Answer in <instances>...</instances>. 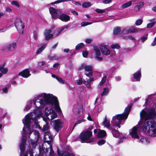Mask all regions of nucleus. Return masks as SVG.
Instances as JSON below:
<instances>
[{
	"label": "nucleus",
	"instance_id": "1",
	"mask_svg": "<svg viewBox=\"0 0 156 156\" xmlns=\"http://www.w3.org/2000/svg\"><path fill=\"white\" fill-rule=\"evenodd\" d=\"M32 113L28 114L22 120L24 125L23 130L22 141L20 144V156H34L33 151L37 145L40 137L39 132L34 130L31 132L30 128L31 120L33 119Z\"/></svg>",
	"mask_w": 156,
	"mask_h": 156
},
{
	"label": "nucleus",
	"instance_id": "2",
	"mask_svg": "<svg viewBox=\"0 0 156 156\" xmlns=\"http://www.w3.org/2000/svg\"><path fill=\"white\" fill-rule=\"evenodd\" d=\"M33 101L34 105L37 108H42L45 104L52 105H54L56 112L58 113L62 112L57 98L52 94L42 93L39 96L38 98H35Z\"/></svg>",
	"mask_w": 156,
	"mask_h": 156
},
{
	"label": "nucleus",
	"instance_id": "3",
	"mask_svg": "<svg viewBox=\"0 0 156 156\" xmlns=\"http://www.w3.org/2000/svg\"><path fill=\"white\" fill-rule=\"evenodd\" d=\"M44 139V141L39 147V154H35V156H42L44 154L46 156H54V152L52 147V137L50 133H45Z\"/></svg>",
	"mask_w": 156,
	"mask_h": 156
},
{
	"label": "nucleus",
	"instance_id": "4",
	"mask_svg": "<svg viewBox=\"0 0 156 156\" xmlns=\"http://www.w3.org/2000/svg\"><path fill=\"white\" fill-rule=\"evenodd\" d=\"M132 106V104L128 105L127 107L125 108L122 114L117 115L113 116L111 121L112 124L114 126L120 128V125L122 123V121L127 119Z\"/></svg>",
	"mask_w": 156,
	"mask_h": 156
},
{
	"label": "nucleus",
	"instance_id": "5",
	"mask_svg": "<svg viewBox=\"0 0 156 156\" xmlns=\"http://www.w3.org/2000/svg\"><path fill=\"white\" fill-rule=\"evenodd\" d=\"M143 130L148 135L156 137V122L153 121L145 122L142 126Z\"/></svg>",
	"mask_w": 156,
	"mask_h": 156
},
{
	"label": "nucleus",
	"instance_id": "6",
	"mask_svg": "<svg viewBox=\"0 0 156 156\" xmlns=\"http://www.w3.org/2000/svg\"><path fill=\"white\" fill-rule=\"evenodd\" d=\"M92 132L90 130L83 131L80 135V139L82 143H90L93 141V139L91 138Z\"/></svg>",
	"mask_w": 156,
	"mask_h": 156
},
{
	"label": "nucleus",
	"instance_id": "7",
	"mask_svg": "<svg viewBox=\"0 0 156 156\" xmlns=\"http://www.w3.org/2000/svg\"><path fill=\"white\" fill-rule=\"evenodd\" d=\"M155 115V112L153 108H151L146 111L143 109L140 113V117L145 120L154 118Z\"/></svg>",
	"mask_w": 156,
	"mask_h": 156
},
{
	"label": "nucleus",
	"instance_id": "8",
	"mask_svg": "<svg viewBox=\"0 0 156 156\" xmlns=\"http://www.w3.org/2000/svg\"><path fill=\"white\" fill-rule=\"evenodd\" d=\"M17 44L16 42H12L5 44L2 48L3 51L5 52L13 51L16 49Z\"/></svg>",
	"mask_w": 156,
	"mask_h": 156
},
{
	"label": "nucleus",
	"instance_id": "9",
	"mask_svg": "<svg viewBox=\"0 0 156 156\" xmlns=\"http://www.w3.org/2000/svg\"><path fill=\"white\" fill-rule=\"evenodd\" d=\"M15 25L18 32L22 34L23 33L24 24L20 18H17L15 21Z\"/></svg>",
	"mask_w": 156,
	"mask_h": 156
},
{
	"label": "nucleus",
	"instance_id": "10",
	"mask_svg": "<svg viewBox=\"0 0 156 156\" xmlns=\"http://www.w3.org/2000/svg\"><path fill=\"white\" fill-rule=\"evenodd\" d=\"M140 129L139 126H136L133 127L132 129L129 130V133L132 138L138 139Z\"/></svg>",
	"mask_w": 156,
	"mask_h": 156
},
{
	"label": "nucleus",
	"instance_id": "11",
	"mask_svg": "<svg viewBox=\"0 0 156 156\" xmlns=\"http://www.w3.org/2000/svg\"><path fill=\"white\" fill-rule=\"evenodd\" d=\"M140 30V29L134 27H128L123 29L122 32L124 34L136 33L138 32Z\"/></svg>",
	"mask_w": 156,
	"mask_h": 156
},
{
	"label": "nucleus",
	"instance_id": "12",
	"mask_svg": "<svg viewBox=\"0 0 156 156\" xmlns=\"http://www.w3.org/2000/svg\"><path fill=\"white\" fill-rule=\"evenodd\" d=\"M94 81V78L91 77L88 79L87 81H85L83 79H81L76 80L78 85H81L82 83H83L88 88H90L91 87L90 83Z\"/></svg>",
	"mask_w": 156,
	"mask_h": 156
},
{
	"label": "nucleus",
	"instance_id": "13",
	"mask_svg": "<svg viewBox=\"0 0 156 156\" xmlns=\"http://www.w3.org/2000/svg\"><path fill=\"white\" fill-rule=\"evenodd\" d=\"M54 122V128L57 132H58L63 127V123L60 119L55 120Z\"/></svg>",
	"mask_w": 156,
	"mask_h": 156
},
{
	"label": "nucleus",
	"instance_id": "14",
	"mask_svg": "<svg viewBox=\"0 0 156 156\" xmlns=\"http://www.w3.org/2000/svg\"><path fill=\"white\" fill-rule=\"evenodd\" d=\"M49 11L52 18L55 19L57 17L59 14L62 13L61 11L58 9H56L53 7H50L49 9Z\"/></svg>",
	"mask_w": 156,
	"mask_h": 156
},
{
	"label": "nucleus",
	"instance_id": "15",
	"mask_svg": "<svg viewBox=\"0 0 156 156\" xmlns=\"http://www.w3.org/2000/svg\"><path fill=\"white\" fill-rule=\"evenodd\" d=\"M85 71V74L88 77H90L92 76L93 67L91 66L85 65L84 66Z\"/></svg>",
	"mask_w": 156,
	"mask_h": 156
},
{
	"label": "nucleus",
	"instance_id": "16",
	"mask_svg": "<svg viewBox=\"0 0 156 156\" xmlns=\"http://www.w3.org/2000/svg\"><path fill=\"white\" fill-rule=\"evenodd\" d=\"M49 115H50V118L48 116L47 117H45L44 116L42 117L44 121L45 122L48 121L50 120L53 119L57 117L56 113L54 111Z\"/></svg>",
	"mask_w": 156,
	"mask_h": 156
},
{
	"label": "nucleus",
	"instance_id": "17",
	"mask_svg": "<svg viewBox=\"0 0 156 156\" xmlns=\"http://www.w3.org/2000/svg\"><path fill=\"white\" fill-rule=\"evenodd\" d=\"M100 48L103 55H108L110 54V51L106 45H101Z\"/></svg>",
	"mask_w": 156,
	"mask_h": 156
},
{
	"label": "nucleus",
	"instance_id": "18",
	"mask_svg": "<svg viewBox=\"0 0 156 156\" xmlns=\"http://www.w3.org/2000/svg\"><path fill=\"white\" fill-rule=\"evenodd\" d=\"M51 30L50 29L45 30L44 34L45 37V39L46 40H48L52 38L53 35L51 34Z\"/></svg>",
	"mask_w": 156,
	"mask_h": 156
},
{
	"label": "nucleus",
	"instance_id": "19",
	"mask_svg": "<svg viewBox=\"0 0 156 156\" xmlns=\"http://www.w3.org/2000/svg\"><path fill=\"white\" fill-rule=\"evenodd\" d=\"M57 152L58 155L59 156H75L74 154L70 153L68 151H60L58 148L57 149Z\"/></svg>",
	"mask_w": 156,
	"mask_h": 156
},
{
	"label": "nucleus",
	"instance_id": "20",
	"mask_svg": "<svg viewBox=\"0 0 156 156\" xmlns=\"http://www.w3.org/2000/svg\"><path fill=\"white\" fill-rule=\"evenodd\" d=\"M58 18L62 21L66 22L69 20L70 19V16L65 14H62L59 15Z\"/></svg>",
	"mask_w": 156,
	"mask_h": 156
},
{
	"label": "nucleus",
	"instance_id": "21",
	"mask_svg": "<svg viewBox=\"0 0 156 156\" xmlns=\"http://www.w3.org/2000/svg\"><path fill=\"white\" fill-rule=\"evenodd\" d=\"M18 75H21L23 77L27 78L30 75V72L28 69H26L20 73Z\"/></svg>",
	"mask_w": 156,
	"mask_h": 156
},
{
	"label": "nucleus",
	"instance_id": "22",
	"mask_svg": "<svg viewBox=\"0 0 156 156\" xmlns=\"http://www.w3.org/2000/svg\"><path fill=\"white\" fill-rule=\"evenodd\" d=\"M53 110L50 108L48 107H46L45 108L44 111V115L46 116L45 117H47L49 115L53 112Z\"/></svg>",
	"mask_w": 156,
	"mask_h": 156
},
{
	"label": "nucleus",
	"instance_id": "23",
	"mask_svg": "<svg viewBox=\"0 0 156 156\" xmlns=\"http://www.w3.org/2000/svg\"><path fill=\"white\" fill-rule=\"evenodd\" d=\"M103 124L105 127H106L108 129H110V122L107 119L106 117L105 118L103 122Z\"/></svg>",
	"mask_w": 156,
	"mask_h": 156
},
{
	"label": "nucleus",
	"instance_id": "24",
	"mask_svg": "<svg viewBox=\"0 0 156 156\" xmlns=\"http://www.w3.org/2000/svg\"><path fill=\"white\" fill-rule=\"evenodd\" d=\"M140 77L141 73L139 71L136 72L134 74V77L136 81H139L140 80Z\"/></svg>",
	"mask_w": 156,
	"mask_h": 156
},
{
	"label": "nucleus",
	"instance_id": "25",
	"mask_svg": "<svg viewBox=\"0 0 156 156\" xmlns=\"http://www.w3.org/2000/svg\"><path fill=\"white\" fill-rule=\"evenodd\" d=\"M144 4L143 2H140L137 4L135 6V9L136 11H139L140 9L144 5Z\"/></svg>",
	"mask_w": 156,
	"mask_h": 156
},
{
	"label": "nucleus",
	"instance_id": "26",
	"mask_svg": "<svg viewBox=\"0 0 156 156\" xmlns=\"http://www.w3.org/2000/svg\"><path fill=\"white\" fill-rule=\"evenodd\" d=\"M106 76L105 75L102 78V79L100 82V85L98 86V87L99 88H101V86L104 84L105 83L106 81Z\"/></svg>",
	"mask_w": 156,
	"mask_h": 156
},
{
	"label": "nucleus",
	"instance_id": "27",
	"mask_svg": "<svg viewBox=\"0 0 156 156\" xmlns=\"http://www.w3.org/2000/svg\"><path fill=\"white\" fill-rule=\"evenodd\" d=\"M106 132L103 130H100L98 133V136L100 137H103L106 135Z\"/></svg>",
	"mask_w": 156,
	"mask_h": 156
},
{
	"label": "nucleus",
	"instance_id": "28",
	"mask_svg": "<svg viewBox=\"0 0 156 156\" xmlns=\"http://www.w3.org/2000/svg\"><path fill=\"white\" fill-rule=\"evenodd\" d=\"M69 27V26H68L67 25H66L64 27H62L60 28L59 30V31H57L55 32V33H56V34H54V36H58V33H59L61 31H62L63 30L65 29V28L67 29V28H68Z\"/></svg>",
	"mask_w": 156,
	"mask_h": 156
},
{
	"label": "nucleus",
	"instance_id": "29",
	"mask_svg": "<svg viewBox=\"0 0 156 156\" xmlns=\"http://www.w3.org/2000/svg\"><path fill=\"white\" fill-rule=\"evenodd\" d=\"M139 142L144 144H147L149 143V141L146 138H142L139 140Z\"/></svg>",
	"mask_w": 156,
	"mask_h": 156
},
{
	"label": "nucleus",
	"instance_id": "30",
	"mask_svg": "<svg viewBox=\"0 0 156 156\" xmlns=\"http://www.w3.org/2000/svg\"><path fill=\"white\" fill-rule=\"evenodd\" d=\"M112 133L114 136L115 137H118L119 136V131L115 129H112Z\"/></svg>",
	"mask_w": 156,
	"mask_h": 156
},
{
	"label": "nucleus",
	"instance_id": "31",
	"mask_svg": "<svg viewBox=\"0 0 156 156\" xmlns=\"http://www.w3.org/2000/svg\"><path fill=\"white\" fill-rule=\"evenodd\" d=\"M93 48L95 51V56L100 55L101 52L98 48L96 46H94Z\"/></svg>",
	"mask_w": 156,
	"mask_h": 156
},
{
	"label": "nucleus",
	"instance_id": "32",
	"mask_svg": "<svg viewBox=\"0 0 156 156\" xmlns=\"http://www.w3.org/2000/svg\"><path fill=\"white\" fill-rule=\"evenodd\" d=\"M46 46V45H44L42 46L38 49L36 52V53L37 54H39L45 48Z\"/></svg>",
	"mask_w": 156,
	"mask_h": 156
},
{
	"label": "nucleus",
	"instance_id": "33",
	"mask_svg": "<svg viewBox=\"0 0 156 156\" xmlns=\"http://www.w3.org/2000/svg\"><path fill=\"white\" fill-rule=\"evenodd\" d=\"M32 103V101L30 100L28 101L27 103V105H26V107L24 108V110L27 111L29 110L30 108L31 105Z\"/></svg>",
	"mask_w": 156,
	"mask_h": 156
},
{
	"label": "nucleus",
	"instance_id": "34",
	"mask_svg": "<svg viewBox=\"0 0 156 156\" xmlns=\"http://www.w3.org/2000/svg\"><path fill=\"white\" fill-rule=\"evenodd\" d=\"M132 4L131 1H129L122 5V8L125 9L130 6Z\"/></svg>",
	"mask_w": 156,
	"mask_h": 156
},
{
	"label": "nucleus",
	"instance_id": "35",
	"mask_svg": "<svg viewBox=\"0 0 156 156\" xmlns=\"http://www.w3.org/2000/svg\"><path fill=\"white\" fill-rule=\"evenodd\" d=\"M78 108V111L76 110L75 108H74L73 110L75 112H77L78 113V115L80 116V115H81V114L83 113L82 112H81V111L82 110V108L81 107H79Z\"/></svg>",
	"mask_w": 156,
	"mask_h": 156
},
{
	"label": "nucleus",
	"instance_id": "36",
	"mask_svg": "<svg viewBox=\"0 0 156 156\" xmlns=\"http://www.w3.org/2000/svg\"><path fill=\"white\" fill-rule=\"evenodd\" d=\"M48 122H45V124L44 125L42 128V130L43 131H45L48 130L49 128Z\"/></svg>",
	"mask_w": 156,
	"mask_h": 156
},
{
	"label": "nucleus",
	"instance_id": "37",
	"mask_svg": "<svg viewBox=\"0 0 156 156\" xmlns=\"http://www.w3.org/2000/svg\"><path fill=\"white\" fill-rule=\"evenodd\" d=\"M91 5V3L90 2H85L82 4V6L84 8H87L90 6Z\"/></svg>",
	"mask_w": 156,
	"mask_h": 156
},
{
	"label": "nucleus",
	"instance_id": "38",
	"mask_svg": "<svg viewBox=\"0 0 156 156\" xmlns=\"http://www.w3.org/2000/svg\"><path fill=\"white\" fill-rule=\"evenodd\" d=\"M108 92V90L106 88H104L102 93L101 94V95L103 96L107 94Z\"/></svg>",
	"mask_w": 156,
	"mask_h": 156
},
{
	"label": "nucleus",
	"instance_id": "39",
	"mask_svg": "<svg viewBox=\"0 0 156 156\" xmlns=\"http://www.w3.org/2000/svg\"><path fill=\"white\" fill-rule=\"evenodd\" d=\"M120 47L119 45L117 43L112 44L111 45V48L113 49H119Z\"/></svg>",
	"mask_w": 156,
	"mask_h": 156
},
{
	"label": "nucleus",
	"instance_id": "40",
	"mask_svg": "<svg viewBox=\"0 0 156 156\" xmlns=\"http://www.w3.org/2000/svg\"><path fill=\"white\" fill-rule=\"evenodd\" d=\"M120 30V28L119 27H117L114 29L113 33L115 34H117L119 32Z\"/></svg>",
	"mask_w": 156,
	"mask_h": 156
},
{
	"label": "nucleus",
	"instance_id": "41",
	"mask_svg": "<svg viewBox=\"0 0 156 156\" xmlns=\"http://www.w3.org/2000/svg\"><path fill=\"white\" fill-rule=\"evenodd\" d=\"M143 22V20L140 19L137 20L135 22V24L136 26H139L141 25Z\"/></svg>",
	"mask_w": 156,
	"mask_h": 156
},
{
	"label": "nucleus",
	"instance_id": "42",
	"mask_svg": "<svg viewBox=\"0 0 156 156\" xmlns=\"http://www.w3.org/2000/svg\"><path fill=\"white\" fill-rule=\"evenodd\" d=\"M48 58L50 60H56L58 59V58L55 55L52 56L49 55L48 56Z\"/></svg>",
	"mask_w": 156,
	"mask_h": 156
},
{
	"label": "nucleus",
	"instance_id": "43",
	"mask_svg": "<svg viewBox=\"0 0 156 156\" xmlns=\"http://www.w3.org/2000/svg\"><path fill=\"white\" fill-rule=\"evenodd\" d=\"M155 23H156L155 21H154L152 23H149L147 25V28H149L150 27H152L154 25Z\"/></svg>",
	"mask_w": 156,
	"mask_h": 156
},
{
	"label": "nucleus",
	"instance_id": "44",
	"mask_svg": "<svg viewBox=\"0 0 156 156\" xmlns=\"http://www.w3.org/2000/svg\"><path fill=\"white\" fill-rule=\"evenodd\" d=\"M84 44L83 43H80L77 44L76 47V49L78 50L84 46Z\"/></svg>",
	"mask_w": 156,
	"mask_h": 156
},
{
	"label": "nucleus",
	"instance_id": "45",
	"mask_svg": "<svg viewBox=\"0 0 156 156\" xmlns=\"http://www.w3.org/2000/svg\"><path fill=\"white\" fill-rule=\"evenodd\" d=\"M85 121L84 119H82L80 120L76 121L75 123L73 129L75 126L78 124H80L83 122H84Z\"/></svg>",
	"mask_w": 156,
	"mask_h": 156
},
{
	"label": "nucleus",
	"instance_id": "46",
	"mask_svg": "<svg viewBox=\"0 0 156 156\" xmlns=\"http://www.w3.org/2000/svg\"><path fill=\"white\" fill-rule=\"evenodd\" d=\"M11 3L12 5H15L18 7H19L20 6L18 2L16 1H12L11 2Z\"/></svg>",
	"mask_w": 156,
	"mask_h": 156
},
{
	"label": "nucleus",
	"instance_id": "47",
	"mask_svg": "<svg viewBox=\"0 0 156 156\" xmlns=\"http://www.w3.org/2000/svg\"><path fill=\"white\" fill-rule=\"evenodd\" d=\"M124 39H129L130 40H131L133 41H135V38L133 37L132 35H129L127 37H126Z\"/></svg>",
	"mask_w": 156,
	"mask_h": 156
},
{
	"label": "nucleus",
	"instance_id": "48",
	"mask_svg": "<svg viewBox=\"0 0 156 156\" xmlns=\"http://www.w3.org/2000/svg\"><path fill=\"white\" fill-rule=\"evenodd\" d=\"M95 11L98 13H101L104 12L105 11V10L104 9H97Z\"/></svg>",
	"mask_w": 156,
	"mask_h": 156
},
{
	"label": "nucleus",
	"instance_id": "49",
	"mask_svg": "<svg viewBox=\"0 0 156 156\" xmlns=\"http://www.w3.org/2000/svg\"><path fill=\"white\" fill-rule=\"evenodd\" d=\"M91 23H89L88 22H82L81 23V25L82 27H84L90 24Z\"/></svg>",
	"mask_w": 156,
	"mask_h": 156
},
{
	"label": "nucleus",
	"instance_id": "50",
	"mask_svg": "<svg viewBox=\"0 0 156 156\" xmlns=\"http://www.w3.org/2000/svg\"><path fill=\"white\" fill-rule=\"evenodd\" d=\"M105 141L104 140L102 139L99 140L97 143L99 145H101L105 144Z\"/></svg>",
	"mask_w": 156,
	"mask_h": 156
},
{
	"label": "nucleus",
	"instance_id": "51",
	"mask_svg": "<svg viewBox=\"0 0 156 156\" xmlns=\"http://www.w3.org/2000/svg\"><path fill=\"white\" fill-rule=\"evenodd\" d=\"M57 80L60 83L62 84H63L65 83L64 81L61 77H57Z\"/></svg>",
	"mask_w": 156,
	"mask_h": 156
},
{
	"label": "nucleus",
	"instance_id": "52",
	"mask_svg": "<svg viewBox=\"0 0 156 156\" xmlns=\"http://www.w3.org/2000/svg\"><path fill=\"white\" fill-rule=\"evenodd\" d=\"M147 35H146L145 36H144L141 38V39L142 42H144L147 39Z\"/></svg>",
	"mask_w": 156,
	"mask_h": 156
},
{
	"label": "nucleus",
	"instance_id": "53",
	"mask_svg": "<svg viewBox=\"0 0 156 156\" xmlns=\"http://www.w3.org/2000/svg\"><path fill=\"white\" fill-rule=\"evenodd\" d=\"M112 2V0H103V3L104 4H108L111 3Z\"/></svg>",
	"mask_w": 156,
	"mask_h": 156
},
{
	"label": "nucleus",
	"instance_id": "54",
	"mask_svg": "<svg viewBox=\"0 0 156 156\" xmlns=\"http://www.w3.org/2000/svg\"><path fill=\"white\" fill-rule=\"evenodd\" d=\"M99 56H94V57L97 59L98 61H101L103 60V58L101 57H99Z\"/></svg>",
	"mask_w": 156,
	"mask_h": 156
},
{
	"label": "nucleus",
	"instance_id": "55",
	"mask_svg": "<svg viewBox=\"0 0 156 156\" xmlns=\"http://www.w3.org/2000/svg\"><path fill=\"white\" fill-rule=\"evenodd\" d=\"M38 34L36 32L34 31V38L35 40H37V39Z\"/></svg>",
	"mask_w": 156,
	"mask_h": 156
},
{
	"label": "nucleus",
	"instance_id": "56",
	"mask_svg": "<svg viewBox=\"0 0 156 156\" xmlns=\"http://www.w3.org/2000/svg\"><path fill=\"white\" fill-rule=\"evenodd\" d=\"M8 69L7 68H4V69L2 70L1 72L2 73L5 74H6L8 72Z\"/></svg>",
	"mask_w": 156,
	"mask_h": 156
},
{
	"label": "nucleus",
	"instance_id": "57",
	"mask_svg": "<svg viewBox=\"0 0 156 156\" xmlns=\"http://www.w3.org/2000/svg\"><path fill=\"white\" fill-rule=\"evenodd\" d=\"M92 41V40L90 39H87L85 40V42L87 44H90V43L91 41Z\"/></svg>",
	"mask_w": 156,
	"mask_h": 156
},
{
	"label": "nucleus",
	"instance_id": "58",
	"mask_svg": "<svg viewBox=\"0 0 156 156\" xmlns=\"http://www.w3.org/2000/svg\"><path fill=\"white\" fill-rule=\"evenodd\" d=\"M45 64V62L44 61H42L38 63V65L39 66H41L44 65Z\"/></svg>",
	"mask_w": 156,
	"mask_h": 156
},
{
	"label": "nucleus",
	"instance_id": "59",
	"mask_svg": "<svg viewBox=\"0 0 156 156\" xmlns=\"http://www.w3.org/2000/svg\"><path fill=\"white\" fill-rule=\"evenodd\" d=\"M82 54L84 57H86L88 55V52L86 51H83V52Z\"/></svg>",
	"mask_w": 156,
	"mask_h": 156
},
{
	"label": "nucleus",
	"instance_id": "60",
	"mask_svg": "<svg viewBox=\"0 0 156 156\" xmlns=\"http://www.w3.org/2000/svg\"><path fill=\"white\" fill-rule=\"evenodd\" d=\"M34 114L35 115H37L38 116H41L42 115V112L41 111H39V113L38 114H37V113L36 112H34Z\"/></svg>",
	"mask_w": 156,
	"mask_h": 156
},
{
	"label": "nucleus",
	"instance_id": "61",
	"mask_svg": "<svg viewBox=\"0 0 156 156\" xmlns=\"http://www.w3.org/2000/svg\"><path fill=\"white\" fill-rule=\"evenodd\" d=\"M2 91L5 93H7L8 92V88L7 87L4 88L2 89Z\"/></svg>",
	"mask_w": 156,
	"mask_h": 156
},
{
	"label": "nucleus",
	"instance_id": "62",
	"mask_svg": "<svg viewBox=\"0 0 156 156\" xmlns=\"http://www.w3.org/2000/svg\"><path fill=\"white\" fill-rule=\"evenodd\" d=\"M5 10L7 12H10L12 10L10 8L8 7L6 8Z\"/></svg>",
	"mask_w": 156,
	"mask_h": 156
},
{
	"label": "nucleus",
	"instance_id": "63",
	"mask_svg": "<svg viewBox=\"0 0 156 156\" xmlns=\"http://www.w3.org/2000/svg\"><path fill=\"white\" fill-rule=\"evenodd\" d=\"M69 51H70L69 49H68V48L65 49L63 50V51L64 52H66V53H68V52H69Z\"/></svg>",
	"mask_w": 156,
	"mask_h": 156
},
{
	"label": "nucleus",
	"instance_id": "64",
	"mask_svg": "<svg viewBox=\"0 0 156 156\" xmlns=\"http://www.w3.org/2000/svg\"><path fill=\"white\" fill-rule=\"evenodd\" d=\"M4 68V65L3 64L0 66V71H1Z\"/></svg>",
	"mask_w": 156,
	"mask_h": 156
}]
</instances>
